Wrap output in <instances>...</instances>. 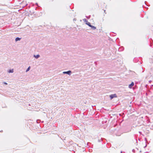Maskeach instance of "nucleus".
Listing matches in <instances>:
<instances>
[{
    "label": "nucleus",
    "mask_w": 153,
    "mask_h": 153,
    "mask_svg": "<svg viewBox=\"0 0 153 153\" xmlns=\"http://www.w3.org/2000/svg\"><path fill=\"white\" fill-rule=\"evenodd\" d=\"M71 73V71H64L63 72V74H67L69 75H70Z\"/></svg>",
    "instance_id": "obj_2"
},
{
    "label": "nucleus",
    "mask_w": 153,
    "mask_h": 153,
    "mask_svg": "<svg viewBox=\"0 0 153 153\" xmlns=\"http://www.w3.org/2000/svg\"><path fill=\"white\" fill-rule=\"evenodd\" d=\"M110 97L111 99H112L113 98L116 97V94H112L110 95Z\"/></svg>",
    "instance_id": "obj_3"
},
{
    "label": "nucleus",
    "mask_w": 153,
    "mask_h": 153,
    "mask_svg": "<svg viewBox=\"0 0 153 153\" xmlns=\"http://www.w3.org/2000/svg\"><path fill=\"white\" fill-rule=\"evenodd\" d=\"M33 56L34 57H35L36 59H38L40 56V55L39 54H38L36 55H34Z\"/></svg>",
    "instance_id": "obj_5"
},
{
    "label": "nucleus",
    "mask_w": 153,
    "mask_h": 153,
    "mask_svg": "<svg viewBox=\"0 0 153 153\" xmlns=\"http://www.w3.org/2000/svg\"><path fill=\"white\" fill-rule=\"evenodd\" d=\"M21 38L19 37H16L15 39L16 41H17L20 40Z\"/></svg>",
    "instance_id": "obj_7"
},
{
    "label": "nucleus",
    "mask_w": 153,
    "mask_h": 153,
    "mask_svg": "<svg viewBox=\"0 0 153 153\" xmlns=\"http://www.w3.org/2000/svg\"><path fill=\"white\" fill-rule=\"evenodd\" d=\"M121 153H122V152H121Z\"/></svg>",
    "instance_id": "obj_14"
},
{
    "label": "nucleus",
    "mask_w": 153,
    "mask_h": 153,
    "mask_svg": "<svg viewBox=\"0 0 153 153\" xmlns=\"http://www.w3.org/2000/svg\"><path fill=\"white\" fill-rule=\"evenodd\" d=\"M4 84L5 85H7V83L6 82H4Z\"/></svg>",
    "instance_id": "obj_11"
},
{
    "label": "nucleus",
    "mask_w": 153,
    "mask_h": 153,
    "mask_svg": "<svg viewBox=\"0 0 153 153\" xmlns=\"http://www.w3.org/2000/svg\"><path fill=\"white\" fill-rule=\"evenodd\" d=\"M86 24L88 25L93 30H95L96 28L95 27L91 25V23L88 22H87L86 23Z\"/></svg>",
    "instance_id": "obj_1"
},
{
    "label": "nucleus",
    "mask_w": 153,
    "mask_h": 153,
    "mask_svg": "<svg viewBox=\"0 0 153 153\" xmlns=\"http://www.w3.org/2000/svg\"><path fill=\"white\" fill-rule=\"evenodd\" d=\"M134 82H132L130 84L129 86H128V88H131V87L133 86H134Z\"/></svg>",
    "instance_id": "obj_4"
},
{
    "label": "nucleus",
    "mask_w": 153,
    "mask_h": 153,
    "mask_svg": "<svg viewBox=\"0 0 153 153\" xmlns=\"http://www.w3.org/2000/svg\"><path fill=\"white\" fill-rule=\"evenodd\" d=\"M91 150H91H91L89 149V151L90 152H91Z\"/></svg>",
    "instance_id": "obj_12"
},
{
    "label": "nucleus",
    "mask_w": 153,
    "mask_h": 153,
    "mask_svg": "<svg viewBox=\"0 0 153 153\" xmlns=\"http://www.w3.org/2000/svg\"><path fill=\"white\" fill-rule=\"evenodd\" d=\"M37 5H38V4L37 3H36V4Z\"/></svg>",
    "instance_id": "obj_13"
},
{
    "label": "nucleus",
    "mask_w": 153,
    "mask_h": 153,
    "mask_svg": "<svg viewBox=\"0 0 153 153\" xmlns=\"http://www.w3.org/2000/svg\"><path fill=\"white\" fill-rule=\"evenodd\" d=\"M36 122L37 123H39L40 122V120H36Z\"/></svg>",
    "instance_id": "obj_10"
},
{
    "label": "nucleus",
    "mask_w": 153,
    "mask_h": 153,
    "mask_svg": "<svg viewBox=\"0 0 153 153\" xmlns=\"http://www.w3.org/2000/svg\"><path fill=\"white\" fill-rule=\"evenodd\" d=\"M30 67L29 66L28 67V68L27 69L26 71V72H27V71H28L30 70Z\"/></svg>",
    "instance_id": "obj_8"
},
{
    "label": "nucleus",
    "mask_w": 153,
    "mask_h": 153,
    "mask_svg": "<svg viewBox=\"0 0 153 153\" xmlns=\"http://www.w3.org/2000/svg\"><path fill=\"white\" fill-rule=\"evenodd\" d=\"M83 21H84L86 23L88 22V21L86 20V19H83Z\"/></svg>",
    "instance_id": "obj_9"
},
{
    "label": "nucleus",
    "mask_w": 153,
    "mask_h": 153,
    "mask_svg": "<svg viewBox=\"0 0 153 153\" xmlns=\"http://www.w3.org/2000/svg\"><path fill=\"white\" fill-rule=\"evenodd\" d=\"M8 72L9 73H13V69H10L9 70Z\"/></svg>",
    "instance_id": "obj_6"
}]
</instances>
